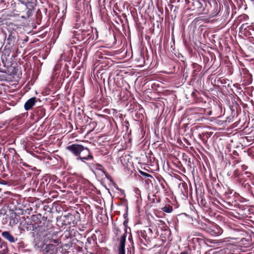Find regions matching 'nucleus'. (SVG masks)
<instances>
[{
	"instance_id": "nucleus-1",
	"label": "nucleus",
	"mask_w": 254,
	"mask_h": 254,
	"mask_svg": "<svg viewBox=\"0 0 254 254\" xmlns=\"http://www.w3.org/2000/svg\"><path fill=\"white\" fill-rule=\"evenodd\" d=\"M83 147L80 144H72L71 145L68 146V149L73 153L75 155H80L81 149Z\"/></svg>"
},
{
	"instance_id": "nucleus-2",
	"label": "nucleus",
	"mask_w": 254,
	"mask_h": 254,
	"mask_svg": "<svg viewBox=\"0 0 254 254\" xmlns=\"http://www.w3.org/2000/svg\"><path fill=\"white\" fill-rule=\"evenodd\" d=\"M79 155L80 159L82 161H84V160H89L92 158V156L90 154V152L88 149L86 147H84L83 146Z\"/></svg>"
},
{
	"instance_id": "nucleus-3",
	"label": "nucleus",
	"mask_w": 254,
	"mask_h": 254,
	"mask_svg": "<svg viewBox=\"0 0 254 254\" xmlns=\"http://www.w3.org/2000/svg\"><path fill=\"white\" fill-rule=\"evenodd\" d=\"M45 251L47 254H56L58 252V249L53 244H48L46 246Z\"/></svg>"
},
{
	"instance_id": "nucleus-4",
	"label": "nucleus",
	"mask_w": 254,
	"mask_h": 254,
	"mask_svg": "<svg viewBox=\"0 0 254 254\" xmlns=\"http://www.w3.org/2000/svg\"><path fill=\"white\" fill-rule=\"evenodd\" d=\"M36 97H32L28 100L24 105V109L26 111H28L35 104Z\"/></svg>"
},
{
	"instance_id": "nucleus-5",
	"label": "nucleus",
	"mask_w": 254,
	"mask_h": 254,
	"mask_svg": "<svg viewBox=\"0 0 254 254\" xmlns=\"http://www.w3.org/2000/svg\"><path fill=\"white\" fill-rule=\"evenodd\" d=\"M2 236L11 243L15 242L13 236L8 231H4L1 234Z\"/></svg>"
},
{
	"instance_id": "nucleus-6",
	"label": "nucleus",
	"mask_w": 254,
	"mask_h": 254,
	"mask_svg": "<svg viewBox=\"0 0 254 254\" xmlns=\"http://www.w3.org/2000/svg\"><path fill=\"white\" fill-rule=\"evenodd\" d=\"M126 242V236L121 237L120 241V244L119 248H125Z\"/></svg>"
},
{
	"instance_id": "nucleus-7",
	"label": "nucleus",
	"mask_w": 254,
	"mask_h": 254,
	"mask_svg": "<svg viewBox=\"0 0 254 254\" xmlns=\"http://www.w3.org/2000/svg\"><path fill=\"white\" fill-rule=\"evenodd\" d=\"M7 40L8 41V44H13L15 42V38L12 35V33H10L7 39Z\"/></svg>"
},
{
	"instance_id": "nucleus-8",
	"label": "nucleus",
	"mask_w": 254,
	"mask_h": 254,
	"mask_svg": "<svg viewBox=\"0 0 254 254\" xmlns=\"http://www.w3.org/2000/svg\"><path fill=\"white\" fill-rule=\"evenodd\" d=\"M119 254H125V248H119Z\"/></svg>"
},
{
	"instance_id": "nucleus-9",
	"label": "nucleus",
	"mask_w": 254,
	"mask_h": 254,
	"mask_svg": "<svg viewBox=\"0 0 254 254\" xmlns=\"http://www.w3.org/2000/svg\"><path fill=\"white\" fill-rule=\"evenodd\" d=\"M164 211L166 212H170L171 211L169 210V208L165 207L164 208Z\"/></svg>"
},
{
	"instance_id": "nucleus-10",
	"label": "nucleus",
	"mask_w": 254,
	"mask_h": 254,
	"mask_svg": "<svg viewBox=\"0 0 254 254\" xmlns=\"http://www.w3.org/2000/svg\"><path fill=\"white\" fill-rule=\"evenodd\" d=\"M140 173H141V174L142 175H143V176H148V175H147L145 173H144V172H141Z\"/></svg>"
},
{
	"instance_id": "nucleus-11",
	"label": "nucleus",
	"mask_w": 254,
	"mask_h": 254,
	"mask_svg": "<svg viewBox=\"0 0 254 254\" xmlns=\"http://www.w3.org/2000/svg\"><path fill=\"white\" fill-rule=\"evenodd\" d=\"M180 254H188L187 252H183Z\"/></svg>"
}]
</instances>
